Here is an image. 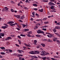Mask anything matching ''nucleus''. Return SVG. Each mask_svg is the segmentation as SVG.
Masks as SVG:
<instances>
[{
  "label": "nucleus",
  "instance_id": "nucleus-17",
  "mask_svg": "<svg viewBox=\"0 0 60 60\" xmlns=\"http://www.w3.org/2000/svg\"><path fill=\"white\" fill-rule=\"evenodd\" d=\"M47 41L48 42H52V41L51 40H48Z\"/></svg>",
  "mask_w": 60,
  "mask_h": 60
},
{
  "label": "nucleus",
  "instance_id": "nucleus-28",
  "mask_svg": "<svg viewBox=\"0 0 60 60\" xmlns=\"http://www.w3.org/2000/svg\"><path fill=\"white\" fill-rule=\"evenodd\" d=\"M33 6H37V5L36 4H33Z\"/></svg>",
  "mask_w": 60,
  "mask_h": 60
},
{
  "label": "nucleus",
  "instance_id": "nucleus-4",
  "mask_svg": "<svg viewBox=\"0 0 60 60\" xmlns=\"http://www.w3.org/2000/svg\"><path fill=\"white\" fill-rule=\"evenodd\" d=\"M24 18H25V16L24 15H23L22 16H21L20 19H24Z\"/></svg>",
  "mask_w": 60,
  "mask_h": 60
},
{
  "label": "nucleus",
  "instance_id": "nucleus-63",
  "mask_svg": "<svg viewBox=\"0 0 60 60\" xmlns=\"http://www.w3.org/2000/svg\"><path fill=\"white\" fill-rule=\"evenodd\" d=\"M56 25H60V23H57V24H56Z\"/></svg>",
  "mask_w": 60,
  "mask_h": 60
},
{
  "label": "nucleus",
  "instance_id": "nucleus-55",
  "mask_svg": "<svg viewBox=\"0 0 60 60\" xmlns=\"http://www.w3.org/2000/svg\"><path fill=\"white\" fill-rule=\"evenodd\" d=\"M54 1H55V0H51V2H54Z\"/></svg>",
  "mask_w": 60,
  "mask_h": 60
},
{
  "label": "nucleus",
  "instance_id": "nucleus-18",
  "mask_svg": "<svg viewBox=\"0 0 60 60\" xmlns=\"http://www.w3.org/2000/svg\"><path fill=\"white\" fill-rule=\"evenodd\" d=\"M17 23H15L12 24V25H11L12 26H13L15 25H17Z\"/></svg>",
  "mask_w": 60,
  "mask_h": 60
},
{
  "label": "nucleus",
  "instance_id": "nucleus-10",
  "mask_svg": "<svg viewBox=\"0 0 60 60\" xmlns=\"http://www.w3.org/2000/svg\"><path fill=\"white\" fill-rule=\"evenodd\" d=\"M52 37H54V34H50V38H51Z\"/></svg>",
  "mask_w": 60,
  "mask_h": 60
},
{
  "label": "nucleus",
  "instance_id": "nucleus-14",
  "mask_svg": "<svg viewBox=\"0 0 60 60\" xmlns=\"http://www.w3.org/2000/svg\"><path fill=\"white\" fill-rule=\"evenodd\" d=\"M18 41L19 42V44H21V40H18Z\"/></svg>",
  "mask_w": 60,
  "mask_h": 60
},
{
  "label": "nucleus",
  "instance_id": "nucleus-32",
  "mask_svg": "<svg viewBox=\"0 0 60 60\" xmlns=\"http://www.w3.org/2000/svg\"><path fill=\"white\" fill-rule=\"evenodd\" d=\"M56 41L58 43H60V41L59 40H56Z\"/></svg>",
  "mask_w": 60,
  "mask_h": 60
},
{
  "label": "nucleus",
  "instance_id": "nucleus-33",
  "mask_svg": "<svg viewBox=\"0 0 60 60\" xmlns=\"http://www.w3.org/2000/svg\"><path fill=\"white\" fill-rule=\"evenodd\" d=\"M42 30H44V31H46L47 29L45 28H43L42 29Z\"/></svg>",
  "mask_w": 60,
  "mask_h": 60
},
{
  "label": "nucleus",
  "instance_id": "nucleus-34",
  "mask_svg": "<svg viewBox=\"0 0 60 60\" xmlns=\"http://www.w3.org/2000/svg\"><path fill=\"white\" fill-rule=\"evenodd\" d=\"M24 9H25V10H28V9L27 8H26V7H24Z\"/></svg>",
  "mask_w": 60,
  "mask_h": 60
},
{
  "label": "nucleus",
  "instance_id": "nucleus-20",
  "mask_svg": "<svg viewBox=\"0 0 60 60\" xmlns=\"http://www.w3.org/2000/svg\"><path fill=\"white\" fill-rule=\"evenodd\" d=\"M17 19H20V16L19 15H17Z\"/></svg>",
  "mask_w": 60,
  "mask_h": 60
},
{
  "label": "nucleus",
  "instance_id": "nucleus-6",
  "mask_svg": "<svg viewBox=\"0 0 60 60\" xmlns=\"http://www.w3.org/2000/svg\"><path fill=\"white\" fill-rule=\"evenodd\" d=\"M43 9H41V10H38V11H39L40 12H43Z\"/></svg>",
  "mask_w": 60,
  "mask_h": 60
},
{
  "label": "nucleus",
  "instance_id": "nucleus-49",
  "mask_svg": "<svg viewBox=\"0 0 60 60\" xmlns=\"http://www.w3.org/2000/svg\"><path fill=\"white\" fill-rule=\"evenodd\" d=\"M34 43H37V41L36 40H34Z\"/></svg>",
  "mask_w": 60,
  "mask_h": 60
},
{
  "label": "nucleus",
  "instance_id": "nucleus-8",
  "mask_svg": "<svg viewBox=\"0 0 60 60\" xmlns=\"http://www.w3.org/2000/svg\"><path fill=\"white\" fill-rule=\"evenodd\" d=\"M41 53H42V54H44V53H46V52H45V51H43L42 52H40Z\"/></svg>",
  "mask_w": 60,
  "mask_h": 60
},
{
  "label": "nucleus",
  "instance_id": "nucleus-47",
  "mask_svg": "<svg viewBox=\"0 0 60 60\" xmlns=\"http://www.w3.org/2000/svg\"><path fill=\"white\" fill-rule=\"evenodd\" d=\"M11 2L12 4H14V2L13 1H11Z\"/></svg>",
  "mask_w": 60,
  "mask_h": 60
},
{
  "label": "nucleus",
  "instance_id": "nucleus-13",
  "mask_svg": "<svg viewBox=\"0 0 60 60\" xmlns=\"http://www.w3.org/2000/svg\"><path fill=\"white\" fill-rule=\"evenodd\" d=\"M36 36L37 37H41V35H36Z\"/></svg>",
  "mask_w": 60,
  "mask_h": 60
},
{
  "label": "nucleus",
  "instance_id": "nucleus-56",
  "mask_svg": "<svg viewBox=\"0 0 60 60\" xmlns=\"http://www.w3.org/2000/svg\"><path fill=\"white\" fill-rule=\"evenodd\" d=\"M41 56H44V54L41 53Z\"/></svg>",
  "mask_w": 60,
  "mask_h": 60
},
{
  "label": "nucleus",
  "instance_id": "nucleus-5",
  "mask_svg": "<svg viewBox=\"0 0 60 60\" xmlns=\"http://www.w3.org/2000/svg\"><path fill=\"white\" fill-rule=\"evenodd\" d=\"M0 35L1 36H2L3 37L4 36V33H0Z\"/></svg>",
  "mask_w": 60,
  "mask_h": 60
},
{
  "label": "nucleus",
  "instance_id": "nucleus-50",
  "mask_svg": "<svg viewBox=\"0 0 60 60\" xmlns=\"http://www.w3.org/2000/svg\"><path fill=\"white\" fill-rule=\"evenodd\" d=\"M18 38H20V39H21V37H20V36H18Z\"/></svg>",
  "mask_w": 60,
  "mask_h": 60
},
{
  "label": "nucleus",
  "instance_id": "nucleus-46",
  "mask_svg": "<svg viewBox=\"0 0 60 60\" xmlns=\"http://www.w3.org/2000/svg\"><path fill=\"white\" fill-rule=\"evenodd\" d=\"M32 14L33 15V16L34 15V14H35L34 12H33V13H32Z\"/></svg>",
  "mask_w": 60,
  "mask_h": 60
},
{
  "label": "nucleus",
  "instance_id": "nucleus-61",
  "mask_svg": "<svg viewBox=\"0 0 60 60\" xmlns=\"http://www.w3.org/2000/svg\"><path fill=\"white\" fill-rule=\"evenodd\" d=\"M11 36H12V37H14L15 36L13 35H11Z\"/></svg>",
  "mask_w": 60,
  "mask_h": 60
},
{
  "label": "nucleus",
  "instance_id": "nucleus-64",
  "mask_svg": "<svg viewBox=\"0 0 60 60\" xmlns=\"http://www.w3.org/2000/svg\"><path fill=\"white\" fill-rule=\"evenodd\" d=\"M19 60H21V57H19Z\"/></svg>",
  "mask_w": 60,
  "mask_h": 60
},
{
  "label": "nucleus",
  "instance_id": "nucleus-25",
  "mask_svg": "<svg viewBox=\"0 0 60 60\" xmlns=\"http://www.w3.org/2000/svg\"><path fill=\"white\" fill-rule=\"evenodd\" d=\"M26 26V25H24L23 24V25L22 26V27L23 28L25 27V26Z\"/></svg>",
  "mask_w": 60,
  "mask_h": 60
},
{
  "label": "nucleus",
  "instance_id": "nucleus-21",
  "mask_svg": "<svg viewBox=\"0 0 60 60\" xmlns=\"http://www.w3.org/2000/svg\"><path fill=\"white\" fill-rule=\"evenodd\" d=\"M27 35V36H28V37H31V36L30 34H28Z\"/></svg>",
  "mask_w": 60,
  "mask_h": 60
},
{
  "label": "nucleus",
  "instance_id": "nucleus-7",
  "mask_svg": "<svg viewBox=\"0 0 60 60\" xmlns=\"http://www.w3.org/2000/svg\"><path fill=\"white\" fill-rule=\"evenodd\" d=\"M7 27L6 26H2L1 27V28H3V29H5V28H7Z\"/></svg>",
  "mask_w": 60,
  "mask_h": 60
},
{
  "label": "nucleus",
  "instance_id": "nucleus-41",
  "mask_svg": "<svg viewBox=\"0 0 60 60\" xmlns=\"http://www.w3.org/2000/svg\"><path fill=\"white\" fill-rule=\"evenodd\" d=\"M15 45H16V46H17V47H19V45H18L17 44H15Z\"/></svg>",
  "mask_w": 60,
  "mask_h": 60
},
{
  "label": "nucleus",
  "instance_id": "nucleus-15",
  "mask_svg": "<svg viewBox=\"0 0 60 60\" xmlns=\"http://www.w3.org/2000/svg\"><path fill=\"white\" fill-rule=\"evenodd\" d=\"M49 53H45L44 54V56H46V55H49Z\"/></svg>",
  "mask_w": 60,
  "mask_h": 60
},
{
  "label": "nucleus",
  "instance_id": "nucleus-29",
  "mask_svg": "<svg viewBox=\"0 0 60 60\" xmlns=\"http://www.w3.org/2000/svg\"><path fill=\"white\" fill-rule=\"evenodd\" d=\"M36 21H39L41 20V21H42V20L41 19H37L36 20Z\"/></svg>",
  "mask_w": 60,
  "mask_h": 60
},
{
  "label": "nucleus",
  "instance_id": "nucleus-26",
  "mask_svg": "<svg viewBox=\"0 0 60 60\" xmlns=\"http://www.w3.org/2000/svg\"><path fill=\"white\" fill-rule=\"evenodd\" d=\"M49 23V22H44V23L45 24H48Z\"/></svg>",
  "mask_w": 60,
  "mask_h": 60
},
{
  "label": "nucleus",
  "instance_id": "nucleus-48",
  "mask_svg": "<svg viewBox=\"0 0 60 60\" xmlns=\"http://www.w3.org/2000/svg\"><path fill=\"white\" fill-rule=\"evenodd\" d=\"M35 27L36 28V29H37L38 28V26H35Z\"/></svg>",
  "mask_w": 60,
  "mask_h": 60
},
{
  "label": "nucleus",
  "instance_id": "nucleus-22",
  "mask_svg": "<svg viewBox=\"0 0 60 60\" xmlns=\"http://www.w3.org/2000/svg\"><path fill=\"white\" fill-rule=\"evenodd\" d=\"M23 32H26L27 31L26 29H24L23 30Z\"/></svg>",
  "mask_w": 60,
  "mask_h": 60
},
{
  "label": "nucleus",
  "instance_id": "nucleus-12",
  "mask_svg": "<svg viewBox=\"0 0 60 60\" xmlns=\"http://www.w3.org/2000/svg\"><path fill=\"white\" fill-rule=\"evenodd\" d=\"M4 9L5 10H6V11H8V10L9 9V8H7V7H5L4 8Z\"/></svg>",
  "mask_w": 60,
  "mask_h": 60
},
{
  "label": "nucleus",
  "instance_id": "nucleus-51",
  "mask_svg": "<svg viewBox=\"0 0 60 60\" xmlns=\"http://www.w3.org/2000/svg\"><path fill=\"white\" fill-rule=\"evenodd\" d=\"M34 10H35V11H37V8H34Z\"/></svg>",
  "mask_w": 60,
  "mask_h": 60
},
{
  "label": "nucleus",
  "instance_id": "nucleus-23",
  "mask_svg": "<svg viewBox=\"0 0 60 60\" xmlns=\"http://www.w3.org/2000/svg\"><path fill=\"white\" fill-rule=\"evenodd\" d=\"M28 34H32V31H30L29 32H27Z\"/></svg>",
  "mask_w": 60,
  "mask_h": 60
},
{
  "label": "nucleus",
  "instance_id": "nucleus-19",
  "mask_svg": "<svg viewBox=\"0 0 60 60\" xmlns=\"http://www.w3.org/2000/svg\"><path fill=\"white\" fill-rule=\"evenodd\" d=\"M40 54V52L39 51H36V54Z\"/></svg>",
  "mask_w": 60,
  "mask_h": 60
},
{
  "label": "nucleus",
  "instance_id": "nucleus-16",
  "mask_svg": "<svg viewBox=\"0 0 60 60\" xmlns=\"http://www.w3.org/2000/svg\"><path fill=\"white\" fill-rule=\"evenodd\" d=\"M32 56L33 58H38V57H36V56Z\"/></svg>",
  "mask_w": 60,
  "mask_h": 60
},
{
  "label": "nucleus",
  "instance_id": "nucleus-58",
  "mask_svg": "<svg viewBox=\"0 0 60 60\" xmlns=\"http://www.w3.org/2000/svg\"><path fill=\"white\" fill-rule=\"evenodd\" d=\"M37 49H38V48H40V46H37Z\"/></svg>",
  "mask_w": 60,
  "mask_h": 60
},
{
  "label": "nucleus",
  "instance_id": "nucleus-42",
  "mask_svg": "<svg viewBox=\"0 0 60 60\" xmlns=\"http://www.w3.org/2000/svg\"><path fill=\"white\" fill-rule=\"evenodd\" d=\"M17 51H19V53H20L21 52V50H17Z\"/></svg>",
  "mask_w": 60,
  "mask_h": 60
},
{
  "label": "nucleus",
  "instance_id": "nucleus-57",
  "mask_svg": "<svg viewBox=\"0 0 60 60\" xmlns=\"http://www.w3.org/2000/svg\"><path fill=\"white\" fill-rule=\"evenodd\" d=\"M14 15L15 17H18V15Z\"/></svg>",
  "mask_w": 60,
  "mask_h": 60
},
{
  "label": "nucleus",
  "instance_id": "nucleus-30",
  "mask_svg": "<svg viewBox=\"0 0 60 60\" xmlns=\"http://www.w3.org/2000/svg\"><path fill=\"white\" fill-rule=\"evenodd\" d=\"M9 38L7 37V38H6L5 39V40L6 41H7V40H9Z\"/></svg>",
  "mask_w": 60,
  "mask_h": 60
},
{
  "label": "nucleus",
  "instance_id": "nucleus-36",
  "mask_svg": "<svg viewBox=\"0 0 60 60\" xmlns=\"http://www.w3.org/2000/svg\"><path fill=\"white\" fill-rule=\"evenodd\" d=\"M50 9H52V10H55V9L54 8H52L51 7Z\"/></svg>",
  "mask_w": 60,
  "mask_h": 60
},
{
  "label": "nucleus",
  "instance_id": "nucleus-59",
  "mask_svg": "<svg viewBox=\"0 0 60 60\" xmlns=\"http://www.w3.org/2000/svg\"><path fill=\"white\" fill-rule=\"evenodd\" d=\"M51 8H54V7L53 6H51Z\"/></svg>",
  "mask_w": 60,
  "mask_h": 60
},
{
  "label": "nucleus",
  "instance_id": "nucleus-38",
  "mask_svg": "<svg viewBox=\"0 0 60 60\" xmlns=\"http://www.w3.org/2000/svg\"><path fill=\"white\" fill-rule=\"evenodd\" d=\"M24 44L26 46V47H28V45H27L26 44L24 43Z\"/></svg>",
  "mask_w": 60,
  "mask_h": 60
},
{
  "label": "nucleus",
  "instance_id": "nucleus-27",
  "mask_svg": "<svg viewBox=\"0 0 60 60\" xmlns=\"http://www.w3.org/2000/svg\"><path fill=\"white\" fill-rule=\"evenodd\" d=\"M34 54H36V51L34 52Z\"/></svg>",
  "mask_w": 60,
  "mask_h": 60
},
{
  "label": "nucleus",
  "instance_id": "nucleus-24",
  "mask_svg": "<svg viewBox=\"0 0 60 60\" xmlns=\"http://www.w3.org/2000/svg\"><path fill=\"white\" fill-rule=\"evenodd\" d=\"M36 26H39L40 25V23H38V24H36Z\"/></svg>",
  "mask_w": 60,
  "mask_h": 60
},
{
  "label": "nucleus",
  "instance_id": "nucleus-31",
  "mask_svg": "<svg viewBox=\"0 0 60 60\" xmlns=\"http://www.w3.org/2000/svg\"><path fill=\"white\" fill-rule=\"evenodd\" d=\"M0 49H5V48L3 47H0Z\"/></svg>",
  "mask_w": 60,
  "mask_h": 60
},
{
  "label": "nucleus",
  "instance_id": "nucleus-3",
  "mask_svg": "<svg viewBox=\"0 0 60 60\" xmlns=\"http://www.w3.org/2000/svg\"><path fill=\"white\" fill-rule=\"evenodd\" d=\"M48 4L49 5H51V4H52V5H55V4H54L53 3L51 2H49L48 3Z\"/></svg>",
  "mask_w": 60,
  "mask_h": 60
},
{
  "label": "nucleus",
  "instance_id": "nucleus-35",
  "mask_svg": "<svg viewBox=\"0 0 60 60\" xmlns=\"http://www.w3.org/2000/svg\"><path fill=\"white\" fill-rule=\"evenodd\" d=\"M43 2H48V1H49L48 0H44L43 1Z\"/></svg>",
  "mask_w": 60,
  "mask_h": 60
},
{
  "label": "nucleus",
  "instance_id": "nucleus-62",
  "mask_svg": "<svg viewBox=\"0 0 60 60\" xmlns=\"http://www.w3.org/2000/svg\"><path fill=\"white\" fill-rule=\"evenodd\" d=\"M44 27H48V26L46 25L44 26Z\"/></svg>",
  "mask_w": 60,
  "mask_h": 60
},
{
  "label": "nucleus",
  "instance_id": "nucleus-39",
  "mask_svg": "<svg viewBox=\"0 0 60 60\" xmlns=\"http://www.w3.org/2000/svg\"><path fill=\"white\" fill-rule=\"evenodd\" d=\"M41 44V45H42V46L43 47H45V44Z\"/></svg>",
  "mask_w": 60,
  "mask_h": 60
},
{
  "label": "nucleus",
  "instance_id": "nucleus-37",
  "mask_svg": "<svg viewBox=\"0 0 60 60\" xmlns=\"http://www.w3.org/2000/svg\"><path fill=\"white\" fill-rule=\"evenodd\" d=\"M0 54H1V55H4V52H1L0 53Z\"/></svg>",
  "mask_w": 60,
  "mask_h": 60
},
{
  "label": "nucleus",
  "instance_id": "nucleus-54",
  "mask_svg": "<svg viewBox=\"0 0 60 60\" xmlns=\"http://www.w3.org/2000/svg\"><path fill=\"white\" fill-rule=\"evenodd\" d=\"M19 22H22V21L21 20H19Z\"/></svg>",
  "mask_w": 60,
  "mask_h": 60
},
{
  "label": "nucleus",
  "instance_id": "nucleus-44",
  "mask_svg": "<svg viewBox=\"0 0 60 60\" xmlns=\"http://www.w3.org/2000/svg\"><path fill=\"white\" fill-rule=\"evenodd\" d=\"M28 46L29 47H31V45H30L29 44V45H28Z\"/></svg>",
  "mask_w": 60,
  "mask_h": 60
},
{
  "label": "nucleus",
  "instance_id": "nucleus-1",
  "mask_svg": "<svg viewBox=\"0 0 60 60\" xmlns=\"http://www.w3.org/2000/svg\"><path fill=\"white\" fill-rule=\"evenodd\" d=\"M37 33L38 34H44V32H43V31L40 30H38L37 31Z\"/></svg>",
  "mask_w": 60,
  "mask_h": 60
},
{
  "label": "nucleus",
  "instance_id": "nucleus-52",
  "mask_svg": "<svg viewBox=\"0 0 60 60\" xmlns=\"http://www.w3.org/2000/svg\"><path fill=\"white\" fill-rule=\"evenodd\" d=\"M9 51H10V52H12V50L10 49L9 50Z\"/></svg>",
  "mask_w": 60,
  "mask_h": 60
},
{
  "label": "nucleus",
  "instance_id": "nucleus-2",
  "mask_svg": "<svg viewBox=\"0 0 60 60\" xmlns=\"http://www.w3.org/2000/svg\"><path fill=\"white\" fill-rule=\"evenodd\" d=\"M14 23V22H13L12 21H10L9 22H8V24H10V25L11 26H12V24H13Z\"/></svg>",
  "mask_w": 60,
  "mask_h": 60
},
{
  "label": "nucleus",
  "instance_id": "nucleus-9",
  "mask_svg": "<svg viewBox=\"0 0 60 60\" xmlns=\"http://www.w3.org/2000/svg\"><path fill=\"white\" fill-rule=\"evenodd\" d=\"M56 29H60V27L59 26H57L55 27Z\"/></svg>",
  "mask_w": 60,
  "mask_h": 60
},
{
  "label": "nucleus",
  "instance_id": "nucleus-11",
  "mask_svg": "<svg viewBox=\"0 0 60 60\" xmlns=\"http://www.w3.org/2000/svg\"><path fill=\"white\" fill-rule=\"evenodd\" d=\"M29 53L30 54H34V51H32L31 52H29Z\"/></svg>",
  "mask_w": 60,
  "mask_h": 60
},
{
  "label": "nucleus",
  "instance_id": "nucleus-40",
  "mask_svg": "<svg viewBox=\"0 0 60 60\" xmlns=\"http://www.w3.org/2000/svg\"><path fill=\"white\" fill-rule=\"evenodd\" d=\"M11 11H12V12H13L14 11V10L12 9H11Z\"/></svg>",
  "mask_w": 60,
  "mask_h": 60
},
{
  "label": "nucleus",
  "instance_id": "nucleus-45",
  "mask_svg": "<svg viewBox=\"0 0 60 60\" xmlns=\"http://www.w3.org/2000/svg\"><path fill=\"white\" fill-rule=\"evenodd\" d=\"M47 58V57H43L42 58V59H46Z\"/></svg>",
  "mask_w": 60,
  "mask_h": 60
},
{
  "label": "nucleus",
  "instance_id": "nucleus-60",
  "mask_svg": "<svg viewBox=\"0 0 60 60\" xmlns=\"http://www.w3.org/2000/svg\"><path fill=\"white\" fill-rule=\"evenodd\" d=\"M8 39L9 40H10V39H11V37H8Z\"/></svg>",
  "mask_w": 60,
  "mask_h": 60
},
{
  "label": "nucleus",
  "instance_id": "nucleus-43",
  "mask_svg": "<svg viewBox=\"0 0 60 60\" xmlns=\"http://www.w3.org/2000/svg\"><path fill=\"white\" fill-rule=\"evenodd\" d=\"M53 31L54 32H56V29H54L53 30Z\"/></svg>",
  "mask_w": 60,
  "mask_h": 60
},
{
  "label": "nucleus",
  "instance_id": "nucleus-53",
  "mask_svg": "<svg viewBox=\"0 0 60 60\" xmlns=\"http://www.w3.org/2000/svg\"><path fill=\"white\" fill-rule=\"evenodd\" d=\"M7 44L8 45H9V44H10V43L9 42H7Z\"/></svg>",
  "mask_w": 60,
  "mask_h": 60
}]
</instances>
